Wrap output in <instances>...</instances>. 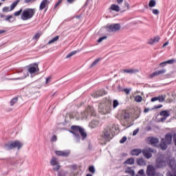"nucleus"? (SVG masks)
I'll return each mask as SVG.
<instances>
[{
  "label": "nucleus",
  "mask_w": 176,
  "mask_h": 176,
  "mask_svg": "<svg viewBox=\"0 0 176 176\" xmlns=\"http://www.w3.org/2000/svg\"><path fill=\"white\" fill-rule=\"evenodd\" d=\"M71 130L72 131H69V133L73 134L74 141L77 144L80 142V135L82 141H85V140L87 138V133L85 131V129L82 128L81 126L73 125L71 126Z\"/></svg>",
  "instance_id": "obj_1"
},
{
  "label": "nucleus",
  "mask_w": 176,
  "mask_h": 176,
  "mask_svg": "<svg viewBox=\"0 0 176 176\" xmlns=\"http://www.w3.org/2000/svg\"><path fill=\"white\" fill-rule=\"evenodd\" d=\"M34 15H35V9L26 8L22 12L21 14V19L23 21H25L27 20H30V19H32Z\"/></svg>",
  "instance_id": "obj_2"
},
{
  "label": "nucleus",
  "mask_w": 176,
  "mask_h": 176,
  "mask_svg": "<svg viewBox=\"0 0 176 176\" xmlns=\"http://www.w3.org/2000/svg\"><path fill=\"white\" fill-rule=\"evenodd\" d=\"M91 116H96V111L93 107L89 106L84 112L81 113L80 119H90Z\"/></svg>",
  "instance_id": "obj_3"
},
{
  "label": "nucleus",
  "mask_w": 176,
  "mask_h": 176,
  "mask_svg": "<svg viewBox=\"0 0 176 176\" xmlns=\"http://www.w3.org/2000/svg\"><path fill=\"white\" fill-rule=\"evenodd\" d=\"M21 146H23V144L20 141L16 140L14 142L6 144L3 148L6 149V151H10L13 149V148H17V149H20Z\"/></svg>",
  "instance_id": "obj_4"
},
{
  "label": "nucleus",
  "mask_w": 176,
  "mask_h": 176,
  "mask_svg": "<svg viewBox=\"0 0 176 176\" xmlns=\"http://www.w3.org/2000/svg\"><path fill=\"white\" fill-rule=\"evenodd\" d=\"M121 120L122 122H126L124 124V126L127 124V127H131V126H133V124L131 122V113H129L128 111H125L124 113H122L121 116Z\"/></svg>",
  "instance_id": "obj_5"
},
{
  "label": "nucleus",
  "mask_w": 176,
  "mask_h": 176,
  "mask_svg": "<svg viewBox=\"0 0 176 176\" xmlns=\"http://www.w3.org/2000/svg\"><path fill=\"white\" fill-rule=\"evenodd\" d=\"M50 164L53 166V171H58L61 168L58 159L56 157H52L50 160Z\"/></svg>",
  "instance_id": "obj_6"
},
{
  "label": "nucleus",
  "mask_w": 176,
  "mask_h": 176,
  "mask_svg": "<svg viewBox=\"0 0 176 176\" xmlns=\"http://www.w3.org/2000/svg\"><path fill=\"white\" fill-rule=\"evenodd\" d=\"M111 135L112 136V131H111V126H107L106 129H104L102 134V138H104V141H107L111 138Z\"/></svg>",
  "instance_id": "obj_7"
},
{
  "label": "nucleus",
  "mask_w": 176,
  "mask_h": 176,
  "mask_svg": "<svg viewBox=\"0 0 176 176\" xmlns=\"http://www.w3.org/2000/svg\"><path fill=\"white\" fill-rule=\"evenodd\" d=\"M108 32H116L120 30V25L119 23H114L109 25L107 28Z\"/></svg>",
  "instance_id": "obj_8"
},
{
  "label": "nucleus",
  "mask_w": 176,
  "mask_h": 176,
  "mask_svg": "<svg viewBox=\"0 0 176 176\" xmlns=\"http://www.w3.org/2000/svg\"><path fill=\"white\" fill-rule=\"evenodd\" d=\"M142 152L144 157H146V159H151V157H152V153H155L156 151L151 148H148L144 149Z\"/></svg>",
  "instance_id": "obj_9"
},
{
  "label": "nucleus",
  "mask_w": 176,
  "mask_h": 176,
  "mask_svg": "<svg viewBox=\"0 0 176 176\" xmlns=\"http://www.w3.org/2000/svg\"><path fill=\"white\" fill-rule=\"evenodd\" d=\"M39 71V67H38V63H33L29 65L28 72L30 74H35V72H38Z\"/></svg>",
  "instance_id": "obj_10"
},
{
  "label": "nucleus",
  "mask_w": 176,
  "mask_h": 176,
  "mask_svg": "<svg viewBox=\"0 0 176 176\" xmlns=\"http://www.w3.org/2000/svg\"><path fill=\"white\" fill-rule=\"evenodd\" d=\"M155 174L156 170L155 169V167H153L152 165H148L146 169V175L148 176H155Z\"/></svg>",
  "instance_id": "obj_11"
},
{
  "label": "nucleus",
  "mask_w": 176,
  "mask_h": 176,
  "mask_svg": "<svg viewBox=\"0 0 176 176\" xmlns=\"http://www.w3.org/2000/svg\"><path fill=\"white\" fill-rule=\"evenodd\" d=\"M164 142L167 144V145H171V142H173V135L170 133H168L165 135V138H162Z\"/></svg>",
  "instance_id": "obj_12"
},
{
  "label": "nucleus",
  "mask_w": 176,
  "mask_h": 176,
  "mask_svg": "<svg viewBox=\"0 0 176 176\" xmlns=\"http://www.w3.org/2000/svg\"><path fill=\"white\" fill-rule=\"evenodd\" d=\"M69 151L66 150V151H56L55 154L57 156H62L63 157H67V156H69Z\"/></svg>",
  "instance_id": "obj_13"
},
{
  "label": "nucleus",
  "mask_w": 176,
  "mask_h": 176,
  "mask_svg": "<svg viewBox=\"0 0 176 176\" xmlns=\"http://www.w3.org/2000/svg\"><path fill=\"white\" fill-rule=\"evenodd\" d=\"M105 94H107V91H105L104 89H102L95 92V94L93 95V97H94V98H97L98 97H102V96H105Z\"/></svg>",
  "instance_id": "obj_14"
},
{
  "label": "nucleus",
  "mask_w": 176,
  "mask_h": 176,
  "mask_svg": "<svg viewBox=\"0 0 176 176\" xmlns=\"http://www.w3.org/2000/svg\"><path fill=\"white\" fill-rule=\"evenodd\" d=\"M151 102H155V101H159V102H164L166 101V96L162 95L157 97H153L151 100Z\"/></svg>",
  "instance_id": "obj_15"
},
{
  "label": "nucleus",
  "mask_w": 176,
  "mask_h": 176,
  "mask_svg": "<svg viewBox=\"0 0 176 176\" xmlns=\"http://www.w3.org/2000/svg\"><path fill=\"white\" fill-rule=\"evenodd\" d=\"M111 131L112 133V137H115L116 134H119V126L113 124V126H111Z\"/></svg>",
  "instance_id": "obj_16"
},
{
  "label": "nucleus",
  "mask_w": 176,
  "mask_h": 176,
  "mask_svg": "<svg viewBox=\"0 0 176 176\" xmlns=\"http://www.w3.org/2000/svg\"><path fill=\"white\" fill-rule=\"evenodd\" d=\"M163 74H166L165 69L154 72L153 74H150L149 77L152 78H155V76H159V75H163Z\"/></svg>",
  "instance_id": "obj_17"
},
{
  "label": "nucleus",
  "mask_w": 176,
  "mask_h": 176,
  "mask_svg": "<svg viewBox=\"0 0 176 176\" xmlns=\"http://www.w3.org/2000/svg\"><path fill=\"white\" fill-rule=\"evenodd\" d=\"M50 3L49 0H43L39 6V10H43L45 8H47V6Z\"/></svg>",
  "instance_id": "obj_18"
},
{
  "label": "nucleus",
  "mask_w": 176,
  "mask_h": 176,
  "mask_svg": "<svg viewBox=\"0 0 176 176\" xmlns=\"http://www.w3.org/2000/svg\"><path fill=\"white\" fill-rule=\"evenodd\" d=\"M98 124H100L98 120H94L91 122H89V126L90 129H96V127H98Z\"/></svg>",
  "instance_id": "obj_19"
},
{
  "label": "nucleus",
  "mask_w": 176,
  "mask_h": 176,
  "mask_svg": "<svg viewBox=\"0 0 176 176\" xmlns=\"http://www.w3.org/2000/svg\"><path fill=\"white\" fill-rule=\"evenodd\" d=\"M148 141L151 145H155L156 144H159V139L157 138H148Z\"/></svg>",
  "instance_id": "obj_20"
},
{
  "label": "nucleus",
  "mask_w": 176,
  "mask_h": 176,
  "mask_svg": "<svg viewBox=\"0 0 176 176\" xmlns=\"http://www.w3.org/2000/svg\"><path fill=\"white\" fill-rule=\"evenodd\" d=\"M140 115H141V109L137 107L134 110L133 116V119H138V118H140Z\"/></svg>",
  "instance_id": "obj_21"
},
{
  "label": "nucleus",
  "mask_w": 176,
  "mask_h": 176,
  "mask_svg": "<svg viewBox=\"0 0 176 176\" xmlns=\"http://www.w3.org/2000/svg\"><path fill=\"white\" fill-rule=\"evenodd\" d=\"M160 41V37L157 36V37H155L154 38H150L148 41V45H153L154 43H157V42H159Z\"/></svg>",
  "instance_id": "obj_22"
},
{
  "label": "nucleus",
  "mask_w": 176,
  "mask_h": 176,
  "mask_svg": "<svg viewBox=\"0 0 176 176\" xmlns=\"http://www.w3.org/2000/svg\"><path fill=\"white\" fill-rule=\"evenodd\" d=\"M70 168H72L71 172L69 173V176H75V170L78 168V166L76 164L69 166Z\"/></svg>",
  "instance_id": "obj_23"
},
{
  "label": "nucleus",
  "mask_w": 176,
  "mask_h": 176,
  "mask_svg": "<svg viewBox=\"0 0 176 176\" xmlns=\"http://www.w3.org/2000/svg\"><path fill=\"white\" fill-rule=\"evenodd\" d=\"M109 9V10H113V12H120V7L116 4L111 5Z\"/></svg>",
  "instance_id": "obj_24"
},
{
  "label": "nucleus",
  "mask_w": 176,
  "mask_h": 176,
  "mask_svg": "<svg viewBox=\"0 0 176 176\" xmlns=\"http://www.w3.org/2000/svg\"><path fill=\"white\" fill-rule=\"evenodd\" d=\"M57 173V175L58 176H69V173H68V171H64L63 170H56Z\"/></svg>",
  "instance_id": "obj_25"
},
{
  "label": "nucleus",
  "mask_w": 176,
  "mask_h": 176,
  "mask_svg": "<svg viewBox=\"0 0 176 176\" xmlns=\"http://www.w3.org/2000/svg\"><path fill=\"white\" fill-rule=\"evenodd\" d=\"M3 20L4 21H8V23H13V21H14V17H13V15H7L6 19Z\"/></svg>",
  "instance_id": "obj_26"
},
{
  "label": "nucleus",
  "mask_w": 176,
  "mask_h": 176,
  "mask_svg": "<svg viewBox=\"0 0 176 176\" xmlns=\"http://www.w3.org/2000/svg\"><path fill=\"white\" fill-rule=\"evenodd\" d=\"M160 146L162 151H166V149H167V143L164 142V139H162Z\"/></svg>",
  "instance_id": "obj_27"
},
{
  "label": "nucleus",
  "mask_w": 176,
  "mask_h": 176,
  "mask_svg": "<svg viewBox=\"0 0 176 176\" xmlns=\"http://www.w3.org/2000/svg\"><path fill=\"white\" fill-rule=\"evenodd\" d=\"M160 116H163L164 118H168L170 116V111L167 110L162 111L160 113Z\"/></svg>",
  "instance_id": "obj_28"
},
{
  "label": "nucleus",
  "mask_w": 176,
  "mask_h": 176,
  "mask_svg": "<svg viewBox=\"0 0 176 176\" xmlns=\"http://www.w3.org/2000/svg\"><path fill=\"white\" fill-rule=\"evenodd\" d=\"M136 162L139 166H146V162L143 158L138 159Z\"/></svg>",
  "instance_id": "obj_29"
},
{
  "label": "nucleus",
  "mask_w": 176,
  "mask_h": 176,
  "mask_svg": "<svg viewBox=\"0 0 176 176\" xmlns=\"http://www.w3.org/2000/svg\"><path fill=\"white\" fill-rule=\"evenodd\" d=\"M19 2H20V0H16L11 4L10 7V9L11 10V11L13 10L14 8L17 6V4L19 3Z\"/></svg>",
  "instance_id": "obj_30"
},
{
  "label": "nucleus",
  "mask_w": 176,
  "mask_h": 176,
  "mask_svg": "<svg viewBox=\"0 0 176 176\" xmlns=\"http://www.w3.org/2000/svg\"><path fill=\"white\" fill-rule=\"evenodd\" d=\"M149 8H155L156 6V1L155 0H150L148 3Z\"/></svg>",
  "instance_id": "obj_31"
},
{
  "label": "nucleus",
  "mask_w": 176,
  "mask_h": 176,
  "mask_svg": "<svg viewBox=\"0 0 176 176\" xmlns=\"http://www.w3.org/2000/svg\"><path fill=\"white\" fill-rule=\"evenodd\" d=\"M141 152H142V151L141 149H133V155H135V156H138V155H140V153H141Z\"/></svg>",
  "instance_id": "obj_32"
},
{
  "label": "nucleus",
  "mask_w": 176,
  "mask_h": 176,
  "mask_svg": "<svg viewBox=\"0 0 176 176\" xmlns=\"http://www.w3.org/2000/svg\"><path fill=\"white\" fill-rule=\"evenodd\" d=\"M125 173H126L127 174H130L131 176H133V168H126V169L125 170Z\"/></svg>",
  "instance_id": "obj_33"
},
{
  "label": "nucleus",
  "mask_w": 176,
  "mask_h": 176,
  "mask_svg": "<svg viewBox=\"0 0 176 176\" xmlns=\"http://www.w3.org/2000/svg\"><path fill=\"white\" fill-rule=\"evenodd\" d=\"M135 101L136 102H142V96H136L135 97Z\"/></svg>",
  "instance_id": "obj_34"
},
{
  "label": "nucleus",
  "mask_w": 176,
  "mask_h": 176,
  "mask_svg": "<svg viewBox=\"0 0 176 176\" xmlns=\"http://www.w3.org/2000/svg\"><path fill=\"white\" fill-rule=\"evenodd\" d=\"M124 164H133V157H131L124 161Z\"/></svg>",
  "instance_id": "obj_35"
},
{
  "label": "nucleus",
  "mask_w": 176,
  "mask_h": 176,
  "mask_svg": "<svg viewBox=\"0 0 176 176\" xmlns=\"http://www.w3.org/2000/svg\"><path fill=\"white\" fill-rule=\"evenodd\" d=\"M58 36H55L54 38H53L52 40H50L48 42V44L50 45L52 43H54V42H56V41H58Z\"/></svg>",
  "instance_id": "obj_36"
},
{
  "label": "nucleus",
  "mask_w": 176,
  "mask_h": 176,
  "mask_svg": "<svg viewBox=\"0 0 176 176\" xmlns=\"http://www.w3.org/2000/svg\"><path fill=\"white\" fill-rule=\"evenodd\" d=\"M23 13V8H21L19 11H16L14 13V16L17 17L18 16H20Z\"/></svg>",
  "instance_id": "obj_37"
},
{
  "label": "nucleus",
  "mask_w": 176,
  "mask_h": 176,
  "mask_svg": "<svg viewBox=\"0 0 176 176\" xmlns=\"http://www.w3.org/2000/svg\"><path fill=\"white\" fill-rule=\"evenodd\" d=\"M89 173H91L92 174H94L96 173V168H94V166H91L89 167Z\"/></svg>",
  "instance_id": "obj_38"
},
{
  "label": "nucleus",
  "mask_w": 176,
  "mask_h": 176,
  "mask_svg": "<svg viewBox=\"0 0 176 176\" xmlns=\"http://www.w3.org/2000/svg\"><path fill=\"white\" fill-rule=\"evenodd\" d=\"M101 61V58H98L96 59L91 64V67H94V65H97L98 64V62Z\"/></svg>",
  "instance_id": "obj_39"
},
{
  "label": "nucleus",
  "mask_w": 176,
  "mask_h": 176,
  "mask_svg": "<svg viewBox=\"0 0 176 176\" xmlns=\"http://www.w3.org/2000/svg\"><path fill=\"white\" fill-rule=\"evenodd\" d=\"M118 105H119V102L118 101V100H114L113 101V109H115V108H116L118 107Z\"/></svg>",
  "instance_id": "obj_40"
},
{
  "label": "nucleus",
  "mask_w": 176,
  "mask_h": 176,
  "mask_svg": "<svg viewBox=\"0 0 176 176\" xmlns=\"http://www.w3.org/2000/svg\"><path fill=\"white\" fill-rule=\"evenodd\" d=\"M16 102H17V98H14L13 99H12L10 101L11 107H13L16 104Z\"/></svg>",
  "instance_id": "obj_41"
},
{
  "label": "nucleus",
  "mask_w": 176,
  "mask_h": 176,
  "mask_svg": "<svg viewBox=\"0 0 176 176\" xmlns=\"http://www.w3.org/2000/svg\"><path fill=\"white\" fill-rule=\"evenodd\" d=\"M74 54H76V51H73V52H70L69 54H68L66 56V58H69V57H72V56H74Z\"/></svg>",
  "instance_id": "obj_42"
},
{
  "label": "nucleus",
  "mask_w": 176,
  "mask_h": 176,
  "mask_svg": "<svg viewBox=\"0 0 176 176\" xmlns=\"http://www.w3.org/2000/svg\"><path fill=\"white\" fill-rule=\"evenodd\" d=\"M3 12L8 13V12H12V10L9 7H4L3 8Z\"/></svg>",
  "instance_id": "obj_43"
},
{
  "label": "nucleus",
  "mask_w": 176,
  "mask_h": 176,
  "mask_svg": "<svg viewBox=\"0 0 176 176\" xmlns=\"http://www.w3.org/2000/svg\"><path fill=\"white\" fill-rule=\"evenodd\" d=\"M111 112V109L109 108H107V109H103L102 111V113L103 115H106V113H109Z\"/></svg>",
  "instance_id": "obj_44"
},
{
  "label": "nucleus",
  "mask_w": 176,
  "mask_h": 176,
  "mask_svg": "<svg viewBox=\"0 0 176 176\" xmlns=\"http://www.w3.org/2000/svg\"><path fill=\"white\" fill-rule=\"evenodd\" d=\"M137 176H145V173L144 172V169H140L138 171V175Z\"/></svg>",
  "instance_id": "obj_45"
},
{
  "label": "nucleus",
  "mask_w": 176,
  "mask_h": 176,
  "mask_svg": "<svg viewBox=\"0 0 176 176\" xmlns=\"http://www.w3.org/2000/svg\"><path fill=\"white\" fill-rule=\"evenodd\" d=\"M127 141V137L124 136L122 138V139L120 140V144H124V142Z\"/></svg>",
  "instance_id": "obj_46"
},
{
  "label": "nucleus",
  "mask_w": 176,
  "mask_h": 176,
  "mask_svg": "<svg viewBox=\"0 0 176 176\" xmlns=\"http://www.w3.org/2000/svg\"><path fill=\"white\" fill-rule=\"evenodd\" d=\"M104 39H107V36H104L99 38V39L97 41V42L98 43H101V42L103 41Z\"/></svg>",
  "instance_id": "obj_47"
},
{
  "label": "nucleus",
  "mask_w": 176,
  "mask_h": 176,
  "mask_svg": "<svg viewBox=\"0 0 176 176\" xmlns=\"http://www.w3.org/2000/svg\"><path fill=\"white\" fill-rule=\"evenodd\" d=\"M166 64H174V63H176V60L175 59H170L168 60H166Z\"/></svg>",
  "instance_id": "obj_48"
},
{
  "label": "nucleus",
  "mask_w": 176,
  "mask_h": 176,
  "mask_svg": "<svg viewBox=\"0 0 176 176\" xmlns=\"http://www.w3.org/2000/svg\"><path fill=\"white\" fill-rule=\"evenodd\" d=\"M56 141H57V136L56 135H54L51 138V142H56Z\"/></svg>",
  "instance_id": "obj_49"
},
{
  "label": "nucleus",
  "mask_w": 176,
  "mask_h": 176,
  "mask_svg": "<svg viewBox=\"0 0 176 176\" xmlns=\"http://www.w3.org/2000/svg\"><path fill=\"white\" fill-rule=\"evenodd\" d=\"M162 107H163V104L155 105L152 109V110H153V109H159L162 108Z\"/></svg>",
  "instance_id": "obj_50"
},
{
  "label": "nucleus",
  "mask_w": 176,
  "mask_h": 176,
  "mask_svg": "<svg viewBox=\"0 0 176 176\" xmlns=\"http://www.w3.org/2000/svg\"><path fill=\"white\" fill-rule=\"evenodd\" d=\"M39 38H41V34L37 33L34 35V36L33 37V39L38 40L39 39Z\"/></svg>",
  "instance_id": "obj_51"
},
{
  "label": "nucleus",
  "mask_w": 176,
  "mask_h": 176,
  "mask_svg": "<svg viewBox=\"0 0 176 176\" xmlns=\"http://www.w3.org/2000/svg\"><path fill=\"white\" fill-rule=\"evenodd\" d=\"M123 72H125L126 74H133V69H124Z\"/></svg>",
  "instance_id": "obj_52"
},
{
  "label": "nucleus",
  "mask_w": 176,
  "mask_h": 176,
  "mask_svg": "<svg viewBox=\"0 0 176 176\" xmlns=\"http://www.w3.org/2000/svg\"><path fill=\"white\" fill-rule=\"evenodd\" d=\"M153 14H159L160 11L157 9H153L152 10Z\"/></svg>",
  "instance_id": "obj_53"
},
{
  "label": "nucleus",
  "mask_w": 176,
  "mask_h": 176,
  "mask_svg": "<svg viewBox=\"0 0 176 176\" xmlns=\"http://www.w3.org/2000/svg\"><path fill=\"white\" fill-rule=\"evenodd\" d=\"M124 93H126V94H130V91H131V89L126 88L124 89Z\"/></svg>",
  "instance_id": "obj_54"
},
{
  "label": "nucleus",
  "mask_w": 176,
  "mask_h": 176,
  "mask_svg": "<svg viewBox=\"0 0 176 176\" xmlns=\"http://www.w3.org/2000/svg\"><path fill=\"white\" fill-rule=\"evenodd\" d=\"M166 65H167V63L166 61L162 62L161 63H160V67H166Z\"/></svg>",
  "instance_id": "obj_55"
},
{
  "label": "nucleus",
  "mask_w": 176,
  "mask_h": 176,
  "mask_svg": "<svg viewBox=\"0 0 176 176\" xmlns=\"http://www.w3.org/2000/svg\"><path fill=\"white\" fill-rule=\"evenodd\" d=\"M167 176H176V172H175L174 175H173V173H171V172L168 171L167 173Z\"/></svg>",
  "instance_id": "obj_56"
},
{
  "label": "nucleus",
  "mask_w": 176,
  "mask_h": 176,
  "mask_svg": "<svg viewBox=\"0 0 176 176\" xmlns=\"http://www.w3.org/2000/svg\"><path fill=\"white\" fill-rule=\"evenodd\" d=\"M36 0H25V3H30V2H35Z\"/></svg>",
  "instance_id": "obj_57"
},
{
  "label": "nucleus",
  "mask_w": 176,
  "mask_h": 176,
  "mask_svg": "<svg viewBox=\"0 0 176 176\" xmlns=\"http://www.w3.org/2000/svg\"><path fill=\"white\" fill-rule=\"evenodd\" d=\"M60 3H61V0H58V1L55 4V8H57Z\"/></svg>",
  "instance_id": "obj_58"
},
{
  "label": "nucleus",
  "mask_w": 176,
  "mask_h": 176,
  "mask_svg": "<svg viewBox=\"0 0 176 176\" xmlns=\"http://www.w3.org/2000/svg\"><path fill=\"white\" fill-rule=\"evenodd\" d=\"M139 130L138 129H135L133 132V135H135L138 133Z\"/></svg>",
  "instance_id": "obj_59"
},
{
  "label": "nucleus",
  "mask_w": 176,
  "mask_h": 176,
  "mask_svg": "<svg viewBox=\"0 0 176 176\" xmlns=\"http://www.w3.org/2000/svg\"><path fill=\"white\" fill-rule=\"evenodd\" d=\"M144 113H148V112H149V109L148 108H145L144 110Z\"/></svg>",
  "instance_id": "obj_60"
},
{
  "label": "nucleus",
  "mask_w": 176,
  "mask_h": 176,
  "mask_svg": "<svg viewBox=\"0 0 176 176\" xmlns=\"http://www.w3.org/2000/svg\"><path fill=\"white\" fill-rule=\"evenodd\" d=\"M117 3H118V5H120V3H123V0H117Z\"/></svg>",
  "instance_id": "obj_61"
},
{
  "label": "nucleus",
  "mask_w": 176,
  "mask_h": 176,
  "mask_svg": "<svg viewBox=\"0 0 176 176\" xmlns=\"http://www.w3.org/2000/svg\"><path fill=\"white\" fill-rule=\"evenodd\" d=\"M49 82H50V77H47V78H46L45 83H49Z\"/></svg>",
  "instance_id": "obj_62"
},
{
  "label": "nucleus",
  "mask_w": 176,
  "mask_h": 176,
  "mask_svg": "<svg viewBox=\"0 0 176 176\" xmlns=\"http://www.w3.org/2000/svg\"><path fill=\"white\" fill-rule=\"evenodd\" d=\"M5 32H6V30H0V35L2 34H5Z\"/></svg>",
  "instance_id": "obj_63"
},
{
  "label": "nucleus",
  "mask_w": 176,
  "mask_h": 176,
  "mask_svg": "<svg viewBox=\"0 0 176 176\" xmlns=\"http://www.w3.org/2000/svg\"><path fill=\"white\" fill-rule=\"evenodd\" d=\"M173 141L175 142V145L176 146V136L175 135L174 138H173Z\"/></svg>",
  "instance_id": "obj_64"
}]
</instances>
